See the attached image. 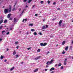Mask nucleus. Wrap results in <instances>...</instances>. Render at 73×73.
Segmentation results:
<instances>
[{
	"label": "nucleus",
	"mask_w": 73,
	"mask_h": 73,
	"mask_svg": "<svg viewBox=\"0 0 73 73\" xmlns=\"http://www.w3.org/2000/svg\"><path fill=\"white\" fill-rule=\"evenodd\" d=\"M34 35L35 36H36V35H37V33H36V32H35L34 33Z\"/></svg>",
	"instance_id": "21"
},
{
	"label": "nucleus",
	"mask_w": 73,
	"mask_h": 73,
	"mask_svg": "<svg viewBox=\"0 0 73 73\" xmlns=\"http://www.w3.org/2000/svg\"><path fill=\"white\" fill-rule=\"evenodd\" d=\"M65 52L64 51V50H63L62 52V54H65Z\"/></svg>",
	"instance_id": "24"
},
{
	"label": "nucleus",
	"mask_w": 73,
	"mask_h": 73,
	"mask_svg": "<svg viewBox=\"0 0 73 73\" xmlns=\"http://www.w3.org/2000/svg\"><path fill=\"white\" fill-rule=\"evenodd\" d=\"M21 10V8L19 9V11H20Z\"/></svg>",
	"instance_id": "49"
},
{
	"label": "nucleus",
	"mask_w": 73,
	"mask_h": 73,
	"mask_svg": "<svg viewBox=\"0 0 73 73\" xmlns=\"http://www.w3.org/2000/svg\"><path fill=\"white\" fill-rule=\"evenodd\" d=\"M29 26H31V27H32L33 25V24L32 23L30 24L29 25Z\"/></svg>",
	"instance_id": "20"
},
{
	"label": "nucleus",
	"mask_w": 73,
	"mask_h": 73,
	"mask_svg": "<svg viewBox=\"0 0 73 73\" xmlns=\"http://www.w3.org/2000/svg\"><path fill=\"white\" fill-rule=\"evenodd\" d=\"M62 20H60L59 23H58V25L59 27H61V23H62Z\"/></svg>",
	"instance_id": "2"
},
{
	"label": "nucleus",
	"mask_w": 73,
	"mask_h": 73,
	"mask_svg": "<svg viewBox=\"0 0 73 73\" xmlns=\"http://www.w3.org/2000/svg\"><path fill=\"white\" fill-rule=\"evenodd\" d=\"M16 20H17L16 18H14V21H13L14 23H15L16 22Z\"/></svg>",
	"instance_id": "11"
},
{
	"label": "nucleus",
	"mask_w": 73,
	"mask_h": 73,
	"mask_svg": "<svg viewBox=\"0 0 73 73\" xmlns=\"http://www.w3.org/2000/svg\"><path fill=\"white\" fill-rule=\"evenodd\" d=\"M15 69V67H13L11 68L10 69V71H12V70H13V69Z\"/></svg>",
	"instance_id": "12"
},
{
	"label": "nucleus",
	"mask_w": 73,
	"mask_h": 73,
	"mask_svg": "<svg viewBox=\"0 0 73 73\" xmlns=\"http://www.w3.org/2000/svg\"><path fill=\"white\" fill-rule=\"evenodd\" d=\"M65 44V41H63L62 42V45H64Z\"/></svg>",
	"instance_id": "14"
},
{
	"label": "nucleus",
	"mask_w": 73,
	"mask_h": 73,
	"mask_svg": "<svg viewBox=\"0 0 73 73\" xmlns=\"http://www.w3.org/2000/svg\"><path fill=\"white\" fill-rule=\"evenodd\" d=\"M44 21H45V19H43V22H44Z\"/></svg>",
	"instance_id": "61"
},
{
	"label": "nucleus",
	"mask_w": 73,
	"mask_h": 73,
	"mask_svg": "<svg viewBox=\"0 0 73 73\" xmlns=\"http://www.w3.org/2000/svg\"><path fill=\"white\" fill-rule=\"evenodd\" d=\"M7 51H8L9 50V49L8 48L7 49Z\"/></svg>",
	"instance_id": "57"
},
{
	"label": "nucleus",
	"mask_w": 73,
	"mask_h": 73,
	"mask_svg": "<svg viewBox=\"0 0 73 73\" xmlns=\"http://www.w3.org/2000/svg\"><path fill=\"white\" fill-rule=\"evenodd\" d=\"M27 20H28V19H25V21L26 22V21H27Z\"/></svg>",
	"instance_id": "36"
},
{
	"label": "nucleus",
	"mask_w": 73,
	"mask_h": 73,
	"mask_svg": "<svg viewBox=\"0 0 73 73\" xmlns=\"http://www.w3.org/2000/svg\"><path fill=\"white\" fill-rule=\"evenodd\" d=\"M3 19L2 20H1L0 21V24H1V23H3Z\"/></svg>",
	"instance_id": "16"
},
{
	"label": "nucleus",
	"mask_w": 73,
	"mask_h": 73,
	"mask_svg": "<svg viewBox=\"0 0 73 73\" xmlns=\"http://www.w3.org/2000/svg\"><path fill=\"white\" fill-rule=\"evenodd\" d=\"M45 71H47V69H45Z\"/></svg>",
	"instance_id": "55"
},
{
	"label": "nucleus",
	"mask_w": 73,
	"mask_h": 73,
	"mask_svg": "<svg viewBox=\"0 0 73 73\" xmlns=\"http://www.w3.org/2000/svg\"><path fill=\"white\" fill-rule=\"evenodd\" d=\"M2 40H3V39H2L1 38L0 39V41H2Z\"/></svg>",
	"instance_id": "53"
},
{
	"label": "nucleus",
	"mask_w": 73,
	"mask_h": 73,
	"mask_svg": "<svg viewBox=\"0 0 73 73\" xmlns=\"http://www.w3.org/2000/svg\"><path fill=\"white\" fill-rule=\"evenodd\" d=\"M16 3H15V5H14V7H15V6H16Z\"/></svg>",
	"instance_id": "43"
},
{
	"label": "nucleus",
	"mask_w": 73,
	"mask_h": 73,
	"mask_svg": "<svg viewBox=\"0 0 73 73\" xmlns=\"http://www.w3.org/2000/svg\"><path fill=\"white\" fill-rule=\"evenodd\" d=\"M3 26L1 25L0 26V30L1 29H2V28H3Z\"/></svg>",
	"instance_id": "18"
},
{
	"label": "nucleus",
	"mask_w": 73,
	"mask_h": 73,
	"mask_svg": "<svg viewBox=\"0 0 73 73\" xmlns=\"http://www.w3.org/2000/svg\"><path fill=\"white\" fill-rule=\"evenodd\" d=\"M10 30H12V28H11L10 29Z\"/></svg>",
	"instance_id": "59"
},
{
	"label": "nucleus",
	"mask_w": 73,
	"mask_h": 73,
	"mask_svg": "<svg viewBox=\"0 0 73 73\" xmlns=\"http://www.w3.org/2000/svg\"><path fill=\"white\" fill-rule=\"evenodd\" d=\"M46 28H48V25H46Z\"/></svg>",
	"instance_id": "34"
},
{
	"label": "nucleus",
	"mask_w": 73,
	"mask_h": 73,
	"mask_svg": "<svg viewBox=\"0 0 73 73\" xmlns=\"http://www.w3.org/2000/svg\"><path fill=\"white\" fill-rule=\"evenodd\" d=\"M25 21V19H23V21H22V22H24Z\"/></svg>",
	"instance_id": "48"
},
{
	"label": "nucleus",
	"mask_w": 73,
	"mask_h": 73,
	"mask_svg": "<svg viewBox=\"0 0 73 73\" xmlns=\"http://www.w3.org/2000/svg\"><path fill=\"white\" fill-rule=\"evenodd\" d=\"M61 66V64L59 63V64H58V66Z\"/></svg>",
	"instance_id": "28"
},
{
	"label": "nucleus",
	"mask_w": 73,
	"mask_h": 73,
	"mask_svg": "<svg viewBox=\"0 0 73 73\" xmlns=\"http://www.w3.org/2000/svg\"><path fill=\"white\" fill-rule=\"evenodd\" d=\"M9 32H8V33H6V35H9Z\"/></svg>",
	"instance_id": "38"
},
{
	"label": "nucleus",
	"mask_w": 73,
	"mask_h": 73,
	"mask_svg": "<svg viewBox=\"0 0 73 73\" xmlns=\"http://www.w3.org/2000/svg\"><path fill=\"white\" fill-rule=\"evenodd\" d=\"M54 70V68L52 67L50 69V71H52V70Z\"/></svg>",
	"instance_id": "6"
},
{
	"label": "nucleus",
	"mask_w": 73,
	"mask_h": 73,
	"mask_svg": "<svg viewBox=\"0 0 73 73\" xmlns=\"http://www.w3.org/2000/svg\"><path fill=\"white\" fill-rule=\"evenodd\" d=\"M40 46H43V44L42 43H41L40 44Z\"/></svg>",
	"instance_id": "23"
},
{
	"label": "nucleus",
	"mask_w": 73,
	"mask_h": 73,
	"mask_svg": "<svg viewBox=\"0 0 73 73\" xmlns=\"http://www.w3.org/2000/svg\"><path fill=\"white\" fill-rule=\"evenodd\" d=\"M42 31H45V30H42Z\"/></svg>",
	"instance_id": "60"
},
{
	"label": "nucleus",
	"mask_w": 73,
	"mask_h": 73,
	"mask_svg": "<svg viewBox=\"0 0 73 73\" xmlns=\"http://www.w3.org/2000/svg\"><path fill=\"white\" fill-rule=\"evenodd\" d=\"M44 3V1H40V3L41 4H42V3Z\"/></svg>",
	"instance_id": "37"
},
{
	"label": "nucleus",
	"mask_w": 73,
	"mask_h": 73,
	"mask_svg": "<svg viewBox=\"0 0 73 73\" xmlns=\"http://www.w3.org/2000/svg\"><path fill=\"white\" fill-rule=\"evenodd\" d=\"M26 8H27V7H28V6L26 5Z\"/></svg>",
	"instance_id": "64"
},
{
	"label": "nucleus",
	"mask_w": 73,
	"mask_h": 73,
	"mask_svg": "<svg viewBox=\"0 0 73 73\" xmlns=\"http://www.w3.org/2000/svg\"><path fill=\"white\" fill-rule=\"evenodd\" d=\"M9 12H11V11H12V7H11V5H9Z\"/></svg>",
	"instance_id": "3"
},
{
	"label": "nucleus",
	"mask_w": 73,
	"mask_h": 73,
	"mask_svg": "<svg viewBox=\"0 0 73 73\" xmlns=\"http://www.w3.org/2000/svg\"><path fill=\"white\" fill-rule=\"evenodd\" d=\"M64 65H66V63L65 61H64Z\"/></svg>",
	"instance_id": "27"
},
{
	"label": "nucleus",
	"mask_w": 73,
	"mask_h": 73,
	"mask_svg": "<svg viewBox=\"0 0 73 73\" xmlns=\"http://www.w3.org/2000/svg\"><path fill=\"white\" fill-rule=\"evenodd\" d=\"M50 53V52L49 51H48V52L47 53V54H48V53Z\"/></svg>",
	"instance_id": "58"
},
{
	"label": "nucleus",
	"mask_w": 73,
	"mask_h": 73,
	"mask_svg": "<svg viewBox=\"0 0 73 73\" xmlns=\"http://www.w3.org/2000/svg\"><path fill=\"white\" fill-rule=\"evenodd\" d=\"M64 69V67L63 66H62L61 67V69Z\"/></svg>",
	"instance_id": "35"
},
{
	"label": "nucleus",
	"mask_w": 73,
	"mask_h": 73,
	"mask_svg": "<svg viewBox=\"0 0 73 73\" xmlns=\"http://www.w3.org/2000/svg\"><path fill=\"white\" fill-rule=\"evenodd\" d=\"M16 57H19V55H16Z\"/></svg>",
	"instance_id": "46"
},
{
	"label": "nucleus",
	"mask_w": 73,
	"mask_h": 73,
	"mask_svg": "<svg viewBox=\"0 0 73 73\" xmlns=\"http://www.w3.org/2000/svg\"><path fill=\"white\" fill-rule=\"evenodd\" d=\"M27 1V0H24L23 1H24V2H26Z\"/></svg>",
	"instance_id": "44"
},
{
	"label": "nucleus",
	"mask_w": 73,
	"mask_h": 73,
	"mask_svg": "<svg viewBox=\"0 0 73 73\" xmlns=\"http://www.w3.org/2000/svg\"><path fill=\"white\" fill-rule=\"evenodd\" d=\"M46 45H47V43H44L43 44V46H46Z\"/></svg>",
	"instance_id": "15"
},
{
	"label": "nucleus",
	"mask_w": 73,
	"mask_h": 73,
	"mask_svg": "<svg viewBox=\"0 0 73 73\" xmlns=\"http://www.w3.org/2000/svg\"><path fill=\"white\" fill-rule=\"evenodd\" d=\"M53 60L52 59L51 61L49 62V64H52V62H53Z\"/></svg>",
	"instance_id": "5"
},
{
	"label": "nucleus",
	"mask_w": 73,
	"mask_h": 73,
	"mask_svg": "<svg viewBox=\"0 0 73 73\" xmlns=\"http://www.w3.org/2000/svg\"><path fill=\"white\" fill-rule=\"evenodd\" d=\"M15 9H16V8H15L14 9H12V11H15Z\"/></svg>",
	"instance_id": "30"
},
{
	"label": "nucleus",
	"mask_w": 73,
	"mask_h": 73,
	"mask_svg": "<svg viewBox=\"0 0 73 73\" xmlns=\"http://www.w3.org/2000/svg\"><path fill=\"white\" fill-rule=\"evenodd\" d=\"M35 5H34L33 7H32V9H33V8H34V7H35Z\"/></svg>",
	"instance_id": "39"
},
{
	"label": "nucleus",
	"mask_w": 73,
	"mask_h": 73,
	"mask_svg": "<svg viewBox=\"0 0 73 73\" xmlns=\"http://www.w3.org/2000/svg\"><path fill=\"white\" fill-rule=\"evenodd\" d=\"M38 68H36L34 70V72H37V71H38Z\"/></svg>",
	"instance_id": "8"
},
{
	"label": "nucleus",
	"mask_w": 73,
	"mask_h": 73,
	"mask_svg": "<svg viewBox=\"0 0 73 73\" xmlns=\"http://www.w3.org/2000/svg\"><path fill=\"white\" fill-rule=\"evenodd\" d=\"M19 44V42L18 41L16 42H15V44L17 45Z\"/></svg>",
	"instance_id": "17"
},
{
	"label": "nucleus",
	"mask_w": 73,
	"mask_h": 73,
	"mask_svg": "<svg viewBox=\"0 0 73 73\" xmlns=\"http://www.w3.org/2000/svg\"><path fill=\"white\" fill-rule=\"evenodd\" d=\"M32 1V0H29V3H31V2Z\"/></svg>",
	"instance_id": "26"
},
{
	"label": "nucleus",
	"mask_w": 73,
	"mask_h": 73,
	"mask_svg": "<svg viewBox=\"0 0 73 73\" xmlns=\"http://www.w3.org/2000/svg\"><path fill=\"white\" fill-rule=\"evenodd\" d=\"M8 11H9V9H5L4 10V12L5 14L6 13H8Z\"/></svg>",
	"instance_id": "1"
},
{
	"label": "nucleus",
	"mask_w": 73,
	"mask_h": 73,
	"mask_svg": "<svg viewBox=\"0 0 73 73\" xmlns=\"http://www.w3.org/2000/svg\"><path fill=\"white\" fill-rule=\"evenodd\" d=\"M72 46H70V48H71V49H72Z\"/></svg>",
	"instance_id": "56"
},
{
	"label": "nucleus",
	"mask_w": 73,
	"mask_h": 73,
	"mask_svg": "<svg viewBox=\"0 0 73 73\" xmlns=\"http://www.w3.org/2000/svg\"><path fill=\"white\" fill-rule=\"evenodd\" d=\"M16 53V51L15 50H14V52L13 53V56H15Z\"/></svg>",
	"instance_id": "9"
},
{
	"label": "nucleus",
	"mask_w": 73,
	"mask_h": 73,
	"mask_svg": "<svg viewBox=\"0 0 73 73\" xmlns=\"http://www.w3.org/2000/svg\"><path fill=\"white\" fill-rule=\"evenodd\" d=\"M7 20H5L4 21V23H7Z\"/></svg>",
	"instance_id": "22"
},
{
	"label": "nucleus",
	"mask_w": 73,
	"mask_h": 73,
	"mask_svg": "<svg viewBox=\"0 0 73 73\" xmlns=\"http://www.w3.org/2000/svg\"><path fill=\"white\" fill-rule=\"evenodd\" d=\"M24 13V11H23L22 13Z\"/></svg>",
	"instance_id": "63"
},
{
	"label": "nucleus",
	"mask_w": 73,
	"mask_h": 73,
	"mask_svg": "<svg viewBox=\"0 0 73 73\" xmlns=\"http://www.w3.org/2000/svg\"><path fill=\"white\" fill-rule=\"evenodd\" d=\"M31 48H32L31 47L28 48L27 49H28V50H29V49H31Z\"/></svg>",
	"instance_id": "31"
},
{
	"label": "nucleus",
	"mask_w": 73,
	"mask_h": 73,
	"mask_svg": "<svg viewBox=\"0 0 73 73\" xmlns=\"http://www.w3.org/2000/svg\"><path fill=\"white\" fill-rule=\"evenodd\" d=\"M5 31H2V35H3V34H4V32H5Z\"/></svg>",
	"instance_id": "29"
},
{
	"label": "nucleus",
	"mask_w": 73,
	"mask_h": 73,
	"mask_svg": "<svg viewBox=\"0 0 73 73\" xmlns=\"http://www.w3.org/2000/svg\"><path fill=\"white\" fill-rule=\"evenodd\" d=\"M11 14H9L7 15V18H10V17H11Z\"/></svg>",
	"instance_id": "7"
},
{
	"label": "nucleus",
	"mask_w": 73,
	"mask_h": 73,
	"mask_svg": "<svg viewBox=\"0 0 73 73\" xmlns=\"http://www.w3.org/2000/svg\"><path fill=\"white\" fill-rule=\"evenodd\" d=\"M40 57H41V56H39L38 57H36V58H35V60H38V59L39 58H40Z\"/></svg>",
	"instance_id": "4"
},
{
	"label": "nucleus",
	"mask_w": 73,
	"mask_h": 73,
	"mask_svg": "<svg viewBox=\"0 0 73 73\" xmlns=\"http://www.w3.org/2000/svg\"><path fill=\"white\" fill-rule=\"evenodd\" d=\"M7 60L5 59L4 60V62H7Z\"/></svg>",
	"instance_id": "51"
},
{
	"label": "nucleus",
	"mask_w": 73,
	"mask_h": 73,
	"mask_svg": "<svg viewBox=\"0 0 73 73\" xmlns=\"http://www.w3.org/2000/svg\"><path fill=\"white\" fill-rule=\"evenodd\" d=\"M49 63V61H48L46 63V65H48Z\"/></svg>",
	"instance_id": "33"
},
{
	"label": "nucleus",
	"mask_w": 73,
	"mask_h": 73,
	"mask_svg": "<svg viewBox=\"0 0 73 73\" xmlns=\"http://www.w3.org/2000/svg\"><path fill=\"white\" fill-rule=\"evenodd\" d=\"M56 2H54L53 3V5H56Z\"/></svg>",
	"instance_id": "41"
},
{
	"label": "nucleus",
	"mask_w": 73,
	"mask_h": 73,
	"mask_svg": "<svg viewBox=\"0 0 73 73\" xmlns=\"http://www.w3.org/2000/svg\"><path fill=\"white\" fill-rule=\"evenodd\" d=\"M33 31H34V29H31V31L32 32H33Z\"/></svg>",
	"instance_id": "42"
},
{
	"label": "nucleus",
	"mask_w": 73,
	"mask_h": 73,
	"mask_svg": "<svg viewBox=\"0 0 73 73\" xmlns=\"http://www.w3.org/2000/svg\"><path fill=\"white\" fill-rule=\"evenodd\" d=\"M67 58H66L65 60V61H67Z\"/></svg>",
	"instance_id": "54"
},
{
	"label": "nucleus",
	"mask_w": 73,
	"mask_h": 73,
	"mask_svg": "<svg viewBox=\"0 0 73 73\" xmlns=\"http://www.w3.org/2000/svg\"><path fill=\"white\" fill-rule=\"evenodd\" d=\"M57 9L58 10H60V8H58Z\"/></svg>",
	"instance_id": "50"
},
{
	"label": "nucleus",
	"mask_w": 73,
	"mask_h": 73,
	"mask_svg": "<svg viewBox=\"0 0 73 73\" xmlns=\"http://www.w3.org/2000/svg\"><path fill=\"white\" fill-rule=\"evenodd\" d=\"M39 34L40 35H42V33H39Z\"/></svg>",
	"instance_id": "45"
},
{
	"label": "nucleus",
	"mask_w": 73,
	"mask_h": 73,
	"mask_svg": "<svg viewBox=\"0 0 73 73\" xmlns=\"http://www.w3.org/2000/svg\"><path fill=\"white\" fill-rule=\"evenodd\" d=\"M37 52H40V49H38L37 50Z\"/></svg>",
	"instance_id": "32"
},
{
	"label": "nucleus",
	"mask_w": 73,
	"mask_h": 73,
	"mask_svg": "<svg viewBox=\"0 0 73 73\" xmlns=\"http://www.w3.org/2000/svg\"><path fill=\"white\" fill-rule=\"evenodd\" d=\"M3 55L1 56V60H3Z\"/></svg>",
	"instance_id": "19"
},
{
	"label": "nucleus",
	"mask_w": 73,
	"mask_h": 73,
	"mask_svg": "<svg viewBox=\"0 0 73 73\" xmlns=\"http://www.w3.org/2000/svg\"><path fill=\"white\" fill-rule=\"evenodd\" d=\"M68 48H69V47H68V46H67V47H66L65 48V50H66V51H67V50H68Z\"/></svg>",
	"instance_id": "10"
},
{
	"label": "nucleus",
	"mask_w": 73,
	"mask_h": 73,
	"mask_svg": "<svg viewBox=\"0 0 73 73\" xmlns=\"http://www.w3.org/2000/svg\"><path fill=\"white\" fill-rule=\"evenodd\" d=\"M46 28V27H45V25H44V26H43L42 27V29H45Z\"/></svg>",
	"instance_id": "13"
},
{
	"label": "nucleus",
	"mask_w": 73,
	"mask_h": 73,
	"mask_svg": "<svg viewBox=\"0 0 73 73\" xmlns=\"http://www.w3.org/2000/svg\"><path fill=\"white\" fill-rule=\"evenodd\" d=\"M12 20V18H9V20Z\"/></svg>",
	"instance_id": "40"
},
{
	"label": "nucleus",
	"mask_w": 73,
	"mask_h": 73,
	"mask_svg": "<svg viewBox=\"0 0 73 73\" xmlns=\"http://www.w3.org/2000/svg\"><path fill=\"white\" fill-rule=\"evenodd\" d=\"M38 16L37 14H35V16Z\"/></svg>",
	"instance_id": "47"
},
{
	"label": "nucleus",
	"mask_w": 73,
	"mask_h": 73,
	"mask_svg": "<svg viewBox=\"0 0 73 73\" xmlns=\"http://www.w3.org/2000/svg\"><path fill=\"white\" fill-rule=\"evenodd\" d=\"M16 48H17V49H19V46H17L16 47Z\"/></svg>",
	"instance_id": "52"
},
{
	"label": "nucleus",
	"mask_w": 73,
	"mask_h": 73,
	"mask_svg": "<svg viewBox=\"0 0 73 73\" xmlns=\"http://www.w3.org/2000/svg\"><path fill=\"white\" fill-rule=\"evenodd\" d=\"M23 63H24L23 62H21V64H23Z\"/></svg>",
	"instance_id": "62"
},
{
	"label": "nucleus",
	"mask_w": 73,
	"mask_h": 73,
	"mask_svg": "<svg viewBox=\"0 0 73 73\" xmlns=\"http://www.w3.org/2000/svg\"><path fill=\"white\" fill-rule=\"evenodd\" d=\"M48 4H50V1L48 0L47 1Z\"/></svg>",
	"instance_id": "25"
}]
</instances>
